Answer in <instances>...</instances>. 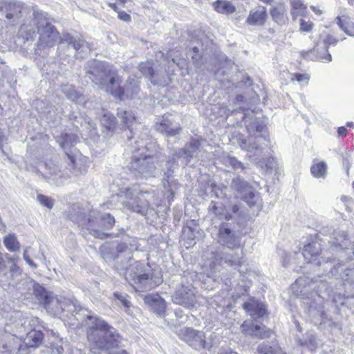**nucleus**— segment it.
<instances>
[{
	"instance_id": "5",
	"label": "nucleus",
	"mask_w": 354,
	"mask_h": 354,
	"mask_svg": "<svg viewBox=\"0 0 354 354\" xmlns=\"http://www.w3.org/2000/svg\"><path fill=\"white\" fill-rule=\"evenodd\" d=\"M325 286V283L322 281L319 282L313 281L308 277H301L298 278L295 284L292 286V289L297 295L301 297L304 299L310 300L306 301L308 305V314L312 320L317 323L320 318H324L325 313L324 312L323 297L321 296V288Z\"/></svg>"
},
{
	"instance_id": "62",
	"label": "nucleus",
	"mask_w": 354,
	"mask_h": 354,
	"mask_svg": "<svg viewBox=\"0 0 354 354\" xmlns=\"http://www.w3.org/2000/svg\"><path fill=\"white\" fill-rule=\"evenodd\" d=\"M218 354H238L236 352L232 351V350L222 349Z\"/></svg>"
},
{
	"instance_id": "17",
	"label": "nucleus",
	"mask_w": 354,
	"mask_h": 354,
	"mask_svg": "<svg viewBox=\"0 0 354 354\" xmlns=\"http://www.w3.org/2000/svg\"><path fill=\"white\" fill-rule=\"evenodd\" d=\"M173 300L176 304L193 307L196 303L195 289L191 284H183L176 290Z\"/></svg>"
},
{
	"instance_id": "26",
	"label": "nucleus",
	"mask_w": 354,
	"mask_h": 354,
	"mask_svg": "<svg viewBox=\"0 0 354 354\" xmlns=\"http://www.w3.org/2000/svg\"><path fill=\"white\" fill-rule=\"evenodd\" d=\"M319 45H317L315 48L312 50L305 51H301V55L308 59H310L313 61H321L322 62H330L332 60V56L328 53V50L325 47L323 48V50L321 52H319Z\"/></svg>"
},
{
	"instance_id": "63",
	"label": "nucleus",
	"mask_w": 354,
	"mask_h": 354,
	"mask_svg": "<svg viewBox=\"0 0 354 354\" xmlns=\"http://www.w3.org/2000/svg\"><path fill=\"white\" fill-rule=\"evenodd\" d=\"M107 354H128V353L124 350H118L115 351H109Z\"/></svg>"
},
{
	"instance_id": "47",
	"label": "nucleus",
	"mask_w": 354,
	"mask_h": 354,
	"mask_svg": "<svg viewBox=\"0 0 354 354\" xmlns=\"http://www.w3.org/2000/svg\"><path fill=\"white\" fill-rule=\"evenodd\" d=\"M62 92L66 96L71 100L77 99L80 97V93L75 90V87L72 85H66L62 88Z\"/></svg>"
},
{
	"instance_id": "60",
	"label": "nucleus",
	"mask_w": 354,
	"mask_h": 354,
	"mask_svg": "<svg viewBox=\"0 0 354 354\" xmlns=\"http://www.w3.org/2000/svg\"><path fill=\"white\" fill-rule=\"evenodd\" d=\"M221 108L225 109V112L224 113L226 115V117H228L234 111L239 112V111H238L236 109L234 110V111H231L230 109H227V106H225L224 104H222Z\"/></svg>"
},
{
	"instance_id": "27",
	"label": "nucleus",
	"mask_w": 354,
	"mask_h": 354,
	"mask_svg": "<svg viewBox=\"0 0 354 354\" xmlns=\"http://www.w3.org/2000/svg\"><path fill=\"white\" fill-rule=\"evenodd\" d=\"M59 39L60 47L64 45L71 46L77 53H86L87 49L90 50L88 47L86 45L84 40L80 38L76 39L69 33L63 34Z\"/></svg>"
},
{
	"instance_id": "38",
	"label": "nucleus",
	"mask_w": 354,
	"mask_h": 354,
	"mask_svg": "<svg viewBox=\"0 0 354 354\" xmlns=\"http://www.w3.org/2000/svg\"><path fill=\"white\" fill-rule=\"evenodd\" d=\"M291 15L295 21L297 16H304L307 11V6L301 0H290Z\"/></svg>"
},
{
	"instance_id": "11",
	"label": "nucleus",
	"mask_w": 354,
	"mask_h": 354,
	"mask_svg": "<svg viewBox=\"0 0 354 354\" xmlns=\"http://www.w3.org/2000/svg\"><path fill=\"white\" fill-rule=\"evenodd\" d=\"M238 143L242 149L250 153L252 160L259 164L264 159L265 149L270 145L266 136H250L248 138L240 137Z\"/></svg>"
},
{
	"instance_id": "4",
	"label": "nucleus",
	"mask_w": 354,
	"mask_h": 354,
	"mask_svg": "<svg viewBox=\"0 0 354 354\" xmlns=\"http://www.w3.org/2000/svg\"><path fill=\"white\" fill-rule=\"evenodd\" d=\"M93 325L89 327L87 337L91 344L101 350H111L124 345L125 341L117 330L99 317L88 315Z\"/></svg>"
},
{
	"instance_id": "37",
	"label": "nucleus",
	"mask_w": 354,
	"mask_h": 354,
	"mask_svg": "<svg viewBox=\"0 0 354 354\" xmlns=\"http://www.w3.org/2000/svg\"><path fill=\"white\" fill-rule=\"evenodd\" d=\"M216 11L221 14H232L235 12V6L227 0H217L213 3Z\"/></svg>"
},
{
	"instance_id": "34",
	"label": "nucleus",
	"mask_w": 354,
	"mask_h": 354,
	"mask_svg": "<svg viewBox=\"0 0 354 354\" xmlns=\"http://www.w3.org/2000/svg\"><path fill=\"white\" fill-rule=\"evenodd\" d=\"M258 354H286L277 344L263 342L257 347Z\"/></svg>"
},
{
	"instance_id": "54",
	"label": "nucleus",
	"mask_w": 354,
	"mask_h": 354,
	"mask_svg": "<svg viewBox=\"0 0 354 354\" xmlns=\"http://www.w3.org/2000/svg\"><path fill=\"white\" fill-rule=\"evenodd\" d=\"M301 345L306 346L311 351H314L317 347V342L315 338L311 335L308 341L301 342Z\"/></svg>"
},
{
	"instance_id": "7",
	"label": "nucleus",
	"mask_w": 354,
	"mask_h": 354,
	"mask_svg": "<svg viewBox=\"0 0 354 354\" xmlns=\"http://www.w3.org/2000/svg\"><path fill=\"white\" fill-rule=\"evenodd\" d=\"M200 147V142L197 140H192L189 144H187L184 148L180 149L172 153V157L168 160L165 164V169H163V184L166 187L165 182L169 183V178L173 176L174 170L178 167V163L180 165H188L191 159L195 156V154Z\"/></svg>"
},
{
	"instance_id": "2",
	"label": "nucleus",
	"mask_w": 354,
	"mask_h": 354,
	"mask_svg": "<svg viewBox=\"0 0 354 354\" xmlns=\"http://www.w3.org/2000/svg\"><path fill=\"white\" fill-rule=\"evenodd\" d=\"M346 234L342 232L341 235L335 237L330 249L335 252L338 259L333 260L330 257H322V261H318L317 265L323 267V270L329 277H335L342 280L343 284L350 291L347 297L354 295V243L351 248L347 247Z\"/></svg>"
},
{
	"instance_id": "21",
	"label": "nucleus",
	"mask_w": 354,
	"mask_h": 354,
	"mask_svg": "<svg viewBox=\"0 0 354 354\" xmlns=\"http://www.w3.org/2000/svg\"><path fill=\"white\" fill-rule=\"evenodd\" d=\"M32 290L35 297L39 300L40 304L44 306V308H48L50 309V310H53V311L57 313L59 312V310L53 308V304L57 303V301L50 300L53 297L50 292H48L44 287L37 283H34Z\"/></svg>"
},
{
	"instance_id": "56",
	"label": "nucleus",
	"mask_w": 354,
	"mask_h": 354,
	"mask_svg": "<svg viewBox=\"0 0 354 354\" xmlns=\"http://www.w3.org/2000/svg\"><path fill=\"white\" fill-rule=\"evenodd\" d=\"M29 248H27L24 250L23 257L25 261L33 269H36L37 268V266L36 263H35L30 258L29 255L28 254Z\"/></svg>"
},
{
	"instance_id": "8",
	"label": "nucleus",
	"mask_w": 354,
	"mask_h": 354,
	"mask_svg": "<svg viewBox=\"0 0 354 354\" xmlns=\"http://www.w3.org/2000/svg\"><path fill=\"white\" fill-rule=\"evenodd\" d=\"M230 189L234 194L243 200L254 211L259 212L262 207V199L252 186L240 176L232 178L230 184Z\"/></svg>"
},
{
	"instance_id": "44",
	"label": "nucleus",
	"mask_w": 354,
	"mask_h": 354,
	"mask_svg": "<svg viewBox=\"0 0 354 354\" xmlns=\"http://www.w3.org/2000/svg\"><path fill=\"white\" fill-rule=\"evenodd\" d=\"M124 125L130 129L135 120V116L131 111H120L118 113Z\"/></svg>"
},
{
	"instance_id": "13",
	"label": "nucleus",
	"mask_w": 354,
	"mask_h": 354,
	"mask_svg": "<svg viewBox=\"0 0 354 354\" xmlns=\"http://www.w3.org/2000/svg\"><path fill=\"white\" fill-rule=\"evenodd\" d=\"M211 255V260L206 261L204 266L206 268V274L209 277H215V274L219 270V266L222 261L232 266H238L241 264L243 258L242 252H241L240 254H227L225 255L218 252L214 253L212 252Z\"/></svg>"
},
{
	"instance_id": "61",
	"label": "nucleus",
	"mask_w": 354,
	"mask_h": 354,
	"mask_svg": "<svg viewBox=\"0 0 354 354\" xmlns=\"http://www.w3.org/2000/svg\"><path fill=\"white\" fill-rule=\"evenodd\" d=\"M247 288H248L247 285L240 286V287L238 288L239 291V294L243 295L245 292H246Z\"/></svg>"
},
{
	"instance_id": "49",
	"label": "nucleus",
	"mask_w": 354,
	"mask_h": 354,
	"mask_svg": "<svg viewBox=\"0 0 354 354\" xmlns=\"http://www.w3.org/2000/svg\"><path fill=\"white\" fill-rule=\"evenodd\" d=\"M314 27V24L310 20L299 19V31L301 32H310Z\"/></svg>"
},
{
	"instance_id": "3",
	"label": "nucleus",
	"mask_w": 354,
	"mask_h": 354,
	"mask_svg": "<svg viewBox=\"0 0 354 354\" xmlns=\"http://www.w3.org/2000/svg\"><path fill=\"white\" fill-rule=\"evenodd\" d=\"M88 78L102 89L109 92L115 97L121 100L133 98L139 92L138 78L129 77L124 88L119 85L118 77L114 70L108 64L100 61L91 60L87 62Z\"/></svg>"
},
{
	"instance_id": "42",
	"label": "nucleus",
	"mask_w": 354,
	"mask_h": 354,
	"mask_svg": "<svg viewBox=\"0 0 354 354\" xmlns=\"http://www.w3.org/2000/svg\"><path fill=\"white\" fill-rule=\"evenodd\" d=\"M78 138L76 135L74 134H67L65 133L62 138L57 140L59 146L63 149H66L67 147L72 146L75 143L77 142Z\"/></svg>"
},
{
	"instance_id": "48",
	"label": "nucleus",
	"mask_w": 354,
	"mask_h": 354,
	"mask_svg": "<svg viewBox=\"0 0 354 354\" xmlns=\"http://www.w3.org/2000/svg\"><path fill=\"white\" fill-rule=\"evenodd\" d=\"M139 70L144 75L149 76L150 78L153 77V69L151 62L141 63L139 65Z\"/></svg>"
},
{
	"instance_id": "20",
	"label": "nucleus",
	"mask_w": 354,
	"mask_h": 354,
	"mask_svg": "<svg viewBox=\"0 0 354 354\" xmlns=\"http://www.w3.org/2000/svg\"><path fill=\"white\" fill-rule=\"evenodd\" d=\"M24 3L17 0H6L0 3V12L10 22H16L21 17Z\"/></svg>"
},
{
	"instance_id": "30",
	"label": "nucleus",
	"mask_w": 354,
	"mask_h": 354,
	"mask_svg": "<svg viewBox=\"0 0 354 354\" xmlns=\"http://www.w3.org/2000/svg\"><path fill=\"white\" fill-rule=\"evenodd\" d=\"M267 18V10L266 7L253 8L250 11L246 22L251 26H263Z\"/></svg>"
},
{
	"instance_id": "18",
	"label": "nucleus",
	"mask_w": 354,
	"mask_h": 354,
	"mask_svg": "<svg viewBox=\"0 0 354 354\" xmlns=\"http://www.w3.org/2000/svg\"><path fill=\"white\" fill-rule=\"evenodd\" d=\"M209 211L221 216V218L223 216L224 218L227 221L245 218L246 216L245 209L237 203L232 205L225 214H223L222 205L212 202L209 207Z\"/></svg>"
},
{
	"instance_id": "59",
	"label": "nucleus",
	"mask_w": 354,
	"mask_h": 354,
	"mask_svg": "<svg viewBox=\"0 0 354 354\" xmlns=\"http://www.w3.org/2000/svg\"><path fill=\"white\" fill-rule=\"evenodd\" d=\"M347 129L344 127H340L337 129V133L339 136L345 137L347 134Z\"/></svg>"
},
{
	"instance_id": "39",
	"label": "nucleus",
	"mask_w": 354,
	"mask_h": 354,
	"mask_svg": "<svg viewBox=\"0 0 354 354\" xmlns=\"http://www.w3.org/2000/svg\"><path fill=\"white\" fill-rule=\"evenodd\" d=\"M336 21L341 30L348 36L354 37V23L348 18L342 19L341 17H337Z\"/></svg>"
},
{
	"instance_id": "53",
	"label": "nucleus",
	"mask_w": 354,
	"mask_h": 354,
	"mask_svg": "<svg viewBox=\"0 0 354 354\" xmlns=\"http://www.w3.org/2000/svg\"><path fill=\"white\" fill-rule=\"evenodd\" d=\"M186 236H187V241L185 243V245L187 248H189L192 245H194L195 242V237L192 234V232L190 228L188 229V232L185 231L183 234V239H185Z\"/></svg>"
},
{
	"instance_id": "64",
	"label": "nucleus",
	"mask_w": 354,
	"mask_h": 354,
	"mask_svg": "<svg viewBox=\"0 0 354 354\" xmlns=\"http://www.w3.org/2000/svg\"><path fill=\"white\" fill-rule=\"evenodd\" d=\"M341 201L344 203H349L352 201L351 198L347 196H342Z\"/></svg>"
},
{
	"instance_id": "31",
	"label": "nucleus",
	"mask_w": 354,
	"mask_h": 354,
	"mask_svg": "<svg viewBox=\"0 0 354 354\" xmlns=\"http://www.w3.org/2000/svg\"><path fill=\"white\" fill-rule=\"evenodd\" d=\"M243 113V116L242 119L245 120V124L248 131L251 133L252 132L260 133L262 132L264 129V124L260 118H253V115L250 113H245V111L240 109Z\"/></svg>"
},
{
	"instance_id": "52",
	"label": "nucleus",
	"mask_w": 354,
	"mask_h": 354,
	"mask_svg": "<svg viewBox=\"0 0 354 354\" xmlns=\"http://www.w3.org/2000/svg\"><path fill=\"white\" fill-rule=\"evenodd\" d=\"M37 201L44 206L51 209L53 207V201L46 196L42 194L37 195Z\"/></svg>"
},
{
	"instance_id": "12",
	"label": "nucleus",
	"mask_w": 354,
	"mask_h": 354,
	"mask_svg": "<svg viewBox=\"0 0 354 354\" xmlns=\"http://www.w3.org/2000/svg\"><path fill=\"white\" fill-rule=\"evenodd\" d=\"M127 197L129 200L126 202V206L133 212L145 215L149 208V201L153 194L148 191L139 190L137 187L127 189Z\"/></svg>"
},
{
	"instance_id": "1",
	"label": "nucleus",
	"mask_w": 354,
	"mask_h": 354,
	"mask_svg": "<svg viewBox=\"0 0 354 354\" xmlns=\"http://www.w3.org/2000/svg\"><path fill=\"white\" fill-rule=\"evenodd\" d=\"M103 259L106 261H116L115 268L120 275H124L136 291L144 292L153 289L161 283L159 277H155L145 271V266L140 262L131 263L132 250L124 243L115 246L107 244L101 248Z\"/></svg>"
},
{
	"instance_id": "25",
	"label": "nucleus",
	"mask_w": 354,
	"mask_h": 354,
	"mask_svg": "<svg viewBox=\"0 0 354 354\" xmlns=\"http://www.w3.org/2000/svg\"><path fill=\"white\" fill-rule=\"evenodd\" d=\"M173 122L174 121L172 115L165 114L162 115L161 121L156 125L157 130L161 133H165L167 136H174L178 134L181 129L178 123H175L174 127L168 129V126H172Z\"/></svg>"
},
{
	"instance_id": "16",
	"label": "nucleus",
	"mask_w": 354,
	"mask_h": 354,
	"mask_svg": "<svg viewBox=\"0 0 354 354\" xmlns=\"http://www.w3.org/2000/svg\"><path fill=\"white\" fill-rule=\"evenodd\" d=\"M19 261V257L5 254L3 257L0 252V275L12 279L19 276L21 270L17 265Z\"/></svg>"
},
{
	"instance_id": "6",
	"label": "nucleus",
	"mask_w": 354,
	"mask_h": 354,
	"mask_svg": "<svg viewBox=\"0 0 354 354\" xmlns=\"http://www.w3.org/2000/svg\"><path fill=\"white\" fill-rule=\"evenodd\" d=\"M146 146L143 144H138L135 151H145ZM159 158L158 155L152 156L151 154L143 153L141 152L140 156L134 155L131 158L128 169L130 174L136 179H148L151 177H156L159 174Z\"/></svg>"
},
{
	"instance_id": "57",
	"label": "nucleus",
	"mask_w": 354,
	"mask_h": 354,
	"mask_svg": "<svg viewBox=\"0 0 354 354\" xmlns=\"http://www.w3.org/2000/svg\"><path fill=\"white\" fill-rule=\"evenodd\" d=\"M118 17H119L120 19L124 21H131V17L129 14H127V12H118Z\"/></svg>"
},
{
	"instance_id": "32",
	"label": "nucleus",
	"mask_w": 354,
	"mask_h": 354,
	"mask_svg": "<svg viewBox=\"0 0 354 354\" xmlns=\"http://www.w3.org/2000/svg\"><path fill=\"white\" fill-rule=\"evenodd\" d=\"M320 251V243L317 241H312L304 246L302 254L308 263H312L317 259Z\"/></svg>"
},
{
	"instance_id": "10",
	"label": "nucleus",
	"mask_w": 354,
	"mask_h": 354,
	"mask_svg": "<svg viewBox=\"0 0 354 354\" xmlns=\"http://www.w3.org/2000/svg\"><path fill=\"white\" fill-rule=\"evenodd\" d=\"M80 222L81 225L85 226L93 236L103 239L107 237L108 234L103 232L102 229H111L115 221L110 214H105L99 216V212L93 210L90 212L87 218H84Z\"/></svg>"
},
{
	"instance_id": "33",
	"label": "nucleus",
	"mask_w": 354,
	"mask_h": 354,
	"mask_svg": "<svg viewBox=\"0 0 354 354\" xmlns=\"http://www.w3.org/2000/svg\"><path fill=\"white\" fill-rule=\"evenodd\" d=\"M44 335L41 330H31L26 333V346L29 348H36L41 344Z\"/></svg>"
},
{
	"instance_id": "58",
	"label": "nucleus",
	"mask_w": 354,
	"mask_h": 354,
	"mask_svg": "<svg viewBox=\"0 0 354 354\" xmlns=\"http://www.w3.org/2000/svg\"><path fill=\"white\" fill-rule=\"evenodd\" d=\"M55 349L56 350V353L57 354H62L64 349L62 346H57L55 347ZM72 354H85V353H82L81 351L76 350L75 351H73Z\"/></svg>"
},
{
	"instance_id": "55",
	"label": "nucleus",
	"mask_w": 354,
	"mask_h": 354,
	"mask_svg": "<svg viewBox=\"0 0 354 354\" xmlns=\"http://www.w3.org/2000/svg\"><path fill=\"white\" fill-rule=\"evenodd\" d=\"M338 41V39L332 35H327L324 39V47L328 48L330 46H335Z\"/></svg>"
},
{
	"instance_id": "36",
	"label": "nucleus",
	"mask_w": 354,
	"mask_h": 354,
	"mask_svg": "<svg viewBox=\"0 0 354 354\" xmlns=\"http://www.w3.org/2000/svg\"><path fill=\"white\" fill-rule=\"evenodd\" d=\"M328 165L324 161L313 162L310 167V174L316 178L325 179L327 176Z\"/></svg>"
},
{
	"instance_id": "23",
	"label": "nucleus",
	"mask_w": 354,
	"mask_h": 354,
	"mask_svg": "<svg viewBox=\"0 0 354 354\" xmlns=\"http://www.w3.org/2000/svg\"><path fill=\"white\" fill-rule=\"evenodd\" d=\"M241 330L246 335L254 336L261 339L268 337L271 333L264 326L254 324L247 321L243 322L241 324Z\"/></svg>"
},
{
	"instance_id": "15",
	"label": "nucleus",
	"mask_w": 354,
	"mask_h": 354,
	"mask_svg": "<svg viewBox=\"0 0 354 354\" xmlns=\"http://www.w3.org/2000/svg\"><path fill=\"white\" fill-rule=\"evenodd\" d=\"M218 243L229 249L234 250L241 248V236L240 234L232 230L227 224L221 225L218 230Z\"/></svg>"
},
{
	"instance_id": "28",
	"label": "nucleus",
	"mask_w": 354,
	"mask_h": 354,
	"mask_svg": "<svg viewBox=\"0 0 354 354\" xmlns=\"http://www.w3.org/2000/svg\"><path fill=\"white\" fill-rule=\"evenodd\" d=\"M243 307L247 314L254 319L262 317L266 313L265 305L254 299L245 302Z\"/></svg>"
},
{
	"instance_id": "46",
	"label": "nucleus",
	"mask_w": 354,
	"mask_h": 354,
	"mask_svg": "<svg viewBox=\"0 0 354 354\" xmlns=\"http://www.w3.org/2000/svg\"><path fill=\"white\" fill-rule=\"evenodd\" d=\"M190 54L192 56V59L193 61V64L197 68H201L203 64V57L199 53V50L197 47L194 46L192 48L190 51Z\"/></svg>"
},
{
	"instance_id": "51",
	"label": "nucleus",
	"mask_w": 354,
	"mask_h": 354,
	"mask_svg": "<svg viewBox=\"0 0 354 354\" xmlns=\"http://www.w3.org/2000/svg\"><path fill=\"white\" fill-rule=\"evenodd\" d=\"M292 81H297L298 82H304L306 84L308 83L310 75L307 73H293L290 77Z\"/></svg>"
},
{
	"instance_id": "29",
	"label": "nucleus",
	"mask_w": 354,
	"mask_h": 354,
	"mask_svg": "<svg viewBox=\"0 0 354 354\" xmlns=\"http://www.w3.org/2000/svg\"><path fill=\"white\" fill-rule=\"evenodd\" d=\"M44 165L48 171L46 174L49 175L47 178L57 186L63 184L62 179H67L70 177L69 175L63 174L59 166L52 162H46Z\"/></svg>"
},
{
	"instance_id": "19",
	"label": "nucleus",
	"mask_w": 354,
	"mask_h": 354,
	"mask_svg": "<svg viewBox=\"0 0 354 354\" xmlns=\"http://www.w3.org/2000/svg\"><path fill=\"white\" fill-rule=\"evenodd\" d=\"M178 336L195 349L205 347V335L202 331L194 330L192 328H184L180 330Z\"/></svg>"
},
{
	"instance_id": "40",
	"label": "nucleus",
	"mask_w": 354,
	"mask_h": 354,
	"mask_svg": "<svg viewBox=\"0 0 354 354\" xmlns=\"http://www.w3.org/2000/svg\"><path fill=\"white\" fill-rule=\"evenodd\" d=\"M3 243L7 250L12 252L18 251L20 248V243L15 234H10L5 236Z\"/></svg>"
},
{
	"instance_id": "35",
	"label": "nucleus",
	"mask_w": 354,
	"mask_h": 354,
	"mask_svg": "<svg viewBox=\"0 0 354 354\" xmlns=\"http://www.w3.org/2000/svg\"><path fill=\"white\" fill-rule=\"evenodd\" d=\"M40 321L39 318L35 317H26L19 320L18 324L21 325V331L27 333L31 330H38L39 328Z\"/></svg>"
},
{
	"instance_id": "41",
	"label": "nucleus",
	"mask_w": 354,
	"mask_h": 354,
	"mask_svg": "<svg viewBox=\"0 0 354 354\" xmlns=\"http://www.w3.org/2000/svg\"><path fill=\"white\" fill-rule=\"evenodd\" d=\"M100 123L106 129L111 131V130H113L115 127L116 118L112 113H111L108 111H106L103 113L102 116L100 118Z\"/></svg>"
},
{
	"instance_id": "45",
	"label": "nucleus",
	"mask_w": 354,
	"mask_h": 354,
	"mask_svg": "<svg viewBox=\"0 0 354 354\" xmlns=\"http://www.w3.org/2000/svg\"><path fill=\"white\" fill-rule=\"evenodd\" d=\"M270 15L274 21L279 24H283L286 22V18L284 16V11L277 8H273L270 10Z\"/></svg>"
},
{
	"instance_id": "43",
	"label": "nucleus",
	"mask_w": 354,
	"mask_h": 354,
	"mask_svg": "<svg viewBox=\"0 0 354 354\" xmlns=\"http://www.w3.org/2000/svg\"><path fill=\"white\" fill-rule=\"evenodd\" d=\"M223 162L227 167H232L235 171H243L245 167L235 157L227 156L223 159Z\"/></svg>"
},
{
	"instance_id": "24",
	"label": "nucleus",
	"mask_w": 354,
	"mask_h": 354,
	"mask_svg": "<svg viewBox=\"0 0 354 354\" xmlns=\"http://www.w3.org/2000/svg\"><path fill=\"white\" fill-rule=\"evenodd\" d=\"M144 301L153 313L160 317L165 316L166 304L158 295H147L145 297Z\"/></svg>"
},
{
	"instance_id": "22",
	"label": "nucleus",
	"mask_w": 354,
	"mask_h": 354,
	"mask_svg": "<svg viewBox=\"0 0 354 354\" xmlns=\"http://www.w3.org/2000/svg\"><path fill=\"white\" fill-rule=\"evenodd\" d=\"M33 24H24L21 26L17 33V39L19 41L25 44L28 42H32L36 36L37 21L33 16Z\"/></svg>"
},
{
	"instance_id": "14",
	"label": "nucleus",
	"mask_w": 354,
	"mask_h": 354,
	"mask_svg": "<svg viewBox=\"0 0 354 354\" xmlns=\"http://www.w3.org/2000/svg\"><path fill=\"white\" fill-rule=\"evenodd\" d=\"M50 300H57V302L55 303L53 306V308L55 309L59 310V313H55L53 310H50V309L48 308H45L47 312L55 317H68V313L72 315L74 313H78L81 310V306L75 299L72 297H66L63 296L58 297H52Z\"/></svg>"
},
{
	"instance_id": "9",
	"label": "nucleus",
	"mask_w": 354,
	"mask_h": 354,
	"mask_svg": "<svg viewBox=\"0 0 354 354\" xmlns=\"http://www.w3.org/2000/svg\"><path fill=\"white\" fill-rule=\"evenodd\" d=\"M32 15L37 21V32L39 35L37 44V48L45 46H52L59 38V32L46 18V14L37 7H32Z\"/></svg>"
},
{
	"instance_id": "50",
	"label": "nucleus",
	"mask_w": 354,
	"mask_h": 354,
	"mask_svg": "<svg viewBox=\"0 0 354 354\" xmlns=\"http://www.w3.org/2000/svg\"><path fill=\"white\" fill-rule=\"evenodd\" d=\"M114 296L124 307L129 308L131 306V301L129 299V296L126 293L115 292H114Z\"/></svg>"
}]
</instances>
